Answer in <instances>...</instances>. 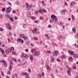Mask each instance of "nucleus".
I'll use <instances>...</instances> for the list:
<instances>
[{
	"label": "nucleus",
	"instance_id": "obj_40",
	"mask_svg": "<svg viewBox=\"0 0 78 78\" xmlns=\"http://www.w3.org/2000/svg\"><path fill=\"white\" fill-rule=\"evenodd\" d=\"M6 16L7 18H8L9 19V18H10V17H9V15H6Z\"/></svg>",
	"mask_w": 78,
	"mask_h": 78
},
{
	"label": "nucleus",
	"instance_id": "obj_41",
	"mask_svg": "<svg viewBox=\"0 0 78 78\" xmlns=\"http://www.w3.org/2000/svg\"><path fill=\"white\" fill-rule=\"evenodd\" d=\"M7 3H8V4H9V5H10V6H11L12 4H11V3H10V2H9L8 1L7 2Z\"/></svg>",
	"mask_w": 78,
	"mask_h": 78
},
{
	"label": "nucleus",
	"instance_id": "obj_34",
	"mask_svg": "<svg viewBox=\"0 0 78 78\" xmlns=\"http://www.w3.org/2000/svg\"><path fill=\"white\" fill-rule=\"evenodd\" d=\"M46 68L47 69V70H50V67H49L48 66H47Z\"/></svg>",
	"mask_w": 78,
	"mask_h": 78
},
{
	"label": "nucleus",
	"instance_id": "obj_42",
	"mask_svg": "<svg viewBox=\"0 0 78 78\" xmlns=\"http://www.w3.org/2000/svg\"><path fill=\"white\" fill-rule=\"evenodd\" d=\"M0 31H3V29L2 28H0Z\"/></svg>",
	"mask_w": 78,
	"mask_h": 78
},
{
	"label": "nucleus",
	"instance_id": "obj_63",
	"mask_svg": "<svg viewBox=\"0 0 78 78\" xmlns=\"http://www.w3.org/2000/svg\"><path fill=\"white\" fill-rule=\"evenodd\" d=\"M12 53L13 55H16V53L14 51Z\"/></svg>",
	"mask_w": 78,
	"mask_h": 78
},
{
	"label": "nucleus",
	"instance_id": "obj_52",
	"mask_svg": "<svg viewBox=\"0 0 78 78\" xmlns=\"http://www.w3.org/2000/svg\"><path fill=\"white\" fill-rule=\"evenodd\" d=\"M5 9L4 8H3L2 9V11H5Z\"/></svg>",
	"mask_w": 78,
	"mask_h": 78
},
{
	"label": "nucleus",
	"instance_id": "obj_51",
	"mask_svg": "<svg viewBox=\"0 0 78 78\" xmlns=\"http://www.w3.org/2000/svg\"><path fill=\"white\" fill-rule=\"evenodd\" d=\"M4 66L5 67H7V64L6 63H5L4 64Z\"/></svg>",
	"mask_w": 78,
	"mask_h": 78
},
{
	"label": "nucleus",
	"instance_id": "obj_19",
	"mask_svg": "<svg viewBox=\"0 0 78 78\" xmlns=\"http://www.w3.org/2000/svg\"><path fill=\"white\" fill-rule=\"evenodd\" d=\"M72 30L73 32L74 33H76V29H75V28H73L72 29Z\"/></svg>",
	"mask_w": 78,
	"mask_h": 78
},
{
	"label": "nucleus",
	"instance_id": "obj_61",
	"mask_svg": "<svg viewBox=\"0 0 78 78\" xmlns=\"http://www.w3.org/2000/svg\"><path fill=\"white\" fill-rule=\"evenodd\" d=\"M61 37L60 36H59L58 37V39H61Z\"/></svg>",
	"mask_w": 78,
	"mask_h": 78
},
{
	"label": "nucleus",
	"instance_id": "obj_54",
	"mask_svg": "<svg viewBox=\"0 0 78 78\" xmlns=\"http://www.w3.org/2000/svg\"><path fill=\"white\" fill-rule=\"evenodd\" d=\"M8 74H9V75H10L11 74V72L10 71H8Z\"/></svg>",
	"mask_w": 78,
	"mask_h": 78
},
{
	"label": "nucleus",
	"instance_id": "obj_24",
	"mask_svg": "<svg viewBox=\"0 0 78 78\" xmlns=\"http://www.w3.org/2000/svg\"><path fill=\"white\" fill-rule=\"evenodd\" d=\"M31 51L33 53H34V52H35V49H33Z\"/></svg>",
	"mask_w": 78,
	"mask_h": 78
},
{
	"label": "nucleus",
	"instance_id": "obj_28",
	"mask_svg": "<svg viewBox=\"0 0 78 78\" xmlns=\"http://www.w3.org/2000/svg\"><path fill=\"white\" fill-rule=\"evenodd\" d=\"M27 16L28 18H30L31 17V16H30V14H28L27 15Z\"/></svg>",
	"mask_w": 78,
	"mask_h": 78
},
{
	"label": "nucleus",
	"instance_id": "obj_47",
	"mask_svg": "<svg viewBox=\"0 0 78 78\" xmlns=\"http://www.w3.org/2000/svg\"><path fill=\"white\" fill-rule=\"evenodd\" d=\"M23 27L24 28H25L26 27V25H25V24H23Z\"/></svg>",
	"mask_w": 78,
	"mask_h": 78
},
{
	"label": "nucleus",
	"instance_id": "obj_25",
	"mask_svg": "<svg viewBox=\"0 0 78 78\" xmlns=\"http://www.w3.org/2000/svg\"><path fill=\"white\" fill-rule=\"evenodd\" d=\"M59 24L60 25H62L63 26V25H64V23L62 22H60V23Z\"/></svg>",
	"mask_w": 78,
	"mask_h": 78
},
{
	"label": "nucleus",
	"instance_id": "obj_12",
	"mask_svg": "<svg viewBox=\"0 0 78 78\" xmlns=\"http://www.w3.org/2000/svg\"><path fill=\"white\" fill-rule=\"evenodd\" d=\"M0 51H1L2 54L4 55L5 54V51L2 48H0Z\"/></svg>",
	"mask_w": 78,
	"mask_h": 78
},
{
	"label": "nucleus",
	"instance_id": "obj_31",
	"mask_svg": "<svg viewBox=\"0 0 78 78\" xmlns=\"http://www.w3.org/2000/svg\"><path fill=\"white\" fill-rule=\"evenodd\" d=\"M72 19H73V20H75V17H74V16H73V15H72Z\"/></svg>",
	"mask_w": 78,
	"mask_h": 78
},
{
	"label": "nucleus",
	"instance_id": "obj_62",
	"mask_svg": "<svg viewBox=\"0 0 78 78\" xmlns=\"http://www.w3.org/2000/svg\"><path fill=\"white\" fill-rule=\"evenodd\" d=\"M26 77L27 78H30L29 77V76H28V75H27L26 76Z\"/></svg>",
	"mask_w": 78,
	"mask_h": 78
},
{
	"label": "nucleus",
	"instance_id": "obj_64",
	"mask_svg": "<svg viewBox=\"0 0 78 78\" xmlns=\"http://www.w3.org/2000/svg\"><path fill=\"white\" fill-rule=\"evenodd\" d=\"M51 76L52 77H53V74H51Z\"/></svg>",
	"mask_w": 78,
	"mask_h": 78
},
{
	"label": "nucleus",
	"instance_id": "obj_1",
	"mask_svg": "<svg viewBox=\"0 0 78 78\" xmlns=\"http://www.w3.org/2000/svg\"><path fill=\"white\" fill-rule=\"evenodd\" d=\"M51 18L52 20H50V22H53V21L54 22H58V20L57 18L56 17V16L54 15H51Z\"/></svg>",
	"mask_w": 78,
	"mask_h": 78
},
{
	"label": "nucleus",
	"instance_id": "obj_58",
	"mask_svg": "<svg viewBox=\"0 0 78 78\" xmlns=\"http://www.w3.org/2000/svg\"><path fill=\"white\" fill-rule=\"evenodd\" d=\"M20 61H21L20 59H19L18 60V62H19V63H20Z\"/></svg>",
	"mask_w": 78,
	"mask_h": 78
},
{
	"label": "nucleus",
	"instance_id": "obj_39",
	"mask_svg": "<svg viewBox=\"0 0 78 78\" xmlns=\"http://www.w3.org/2000/svg\"><path fill=\"white\" fill-rule=\"evenodd\" d=\"M23 38H24V41H26V40H27V37H26L24 36Z\"/></svg>",
	"mask_w": 78,
	"mask_h": 78
},
{
	"label": "nucleus",
	"instance_id": "obj_20",
	"mask_svg": "<svg viewBox=\"0 0 78 78\" xmlns=\"http://www.w3.org/2000/svg\"><path fill=\"white\" fill-rule=\"evenodd\" d=\"M12 65H10V66L9 67V70H12Z\"/></svg>",
	"mask_w": 78,
	"mask_h": 78
},
{
	"label": "nucleus",
	"instance_id": "obj_21",
	"mask_svg": "<svg viewBox=\"0 0 78 78\" xmlns=\"http://www.w3.org/2000/svg\"><path fill=\"white\" fill-rule=\"evenodd\" d=\"M73 57H74V58H78V55L77 54H76L74 56H73Z\"/></svg>",
	"mask_w": 78,
	"mask_h": 78
},
{
	"label": "nucleus",
	"instance_id": "obj_48",
	"mask_svg": "<svg viewBox=\"0 0 78 78\" xmlns=\"http://www.w3.org/2000/svg\"><path fill=\"white\" fill-rule=\"evenodd\" d=\"M40 20H43V19H44V18L42 17H41L40 18Z\"/></svg>",
	"mask_w": 78,
	"mask_h": 78
},
{
	"label": "nucleus",
	"instance_id": "obj_26",
	"mask_svg": "<svg viewBox=\"0 0 78 78\" xmlns=\"http://www.w3.org/2000/svg\"><path fill=\"white\" fill-rule=\"evenodd\" d=\"M66 12V10H62L61 11V14H63V13L64 12Z\"/></svg>",
	"mask_w": 78,
	"mask_h": 78
},
{
	"label": "nucleus",
	"instance_id": "obj_44",
	"mask_svg": "<svg viewBox=\"0 0 78 78\" xmlns=\"http://www.w3.org/2000/svg\"><path fill=\"white\" fill-rule=\"evenodd\" d=\"M48 27L49 28H51V24H49L48 25Z\"/></svg>",
	"mask_w": 78,
	"mask_h": 78
},
{
	"label": "nucleus",
	"instance_id": "obj_45",
	"mask_svg": "<svg viewBox=\"0 0 78 78\" xmlns=\"http://www.w3.org/2000/svg\"><path fill=\"white\" fill-rule=\"evenodd\" d=\"M12 60H13L15 62H17L16 60L14 58H12Z\"/></svg>",
	"mask_w": 78,
	"mask_h": 78
},
{
	"label": "nucleus",
	"instance_id": "obj_29",
	"mask_svg": "<svg viewBox=\"0 0 78 78\" xmlns=\"http://www.w3.org/2000/svg\"><path fill=\"white\" fill-rule=\"evenodd\" d=\"M73 58H72V57H70L69 58V61H72V59H73Z\"/></svg>",
	"mask_w": 78,
	"mask_h": 78
},
{
	"label": "nucleus",
	"instance_id": "obj_6",
	"mask_svg": "<svg viewBox=\"0 0 78 78\" xmlns=\"http://www.w3.org/2000/svg\"><path fill=\"white\" fill-rule=\"evenodd\" d=\"M6 27L7 28H8V29H9V30H12V28L11 27H10V25L9 24H7L6 25Z\"/></svg>",
	"mask_w": 78,
	"mask_h": 78
},
{
	"label": "nucleus",
	"instance_id": "obj_14",
	"mask_svg": "<svg viewBox=\"0 0 78 78\" xmlns=\"http://www.w3.org/2000/svg\"><path fill=\"white\" fill-rule=\"evenodd\" d=\"M35 55L36 56H39V55H40V53L39 52V51H35Z\"/></svg>",
	"mask_w": 78,
	"mask_h": 78
},
{
	"label": "nucleus",
	"instance_id": "obj_57",
	"mask_svg": "<svg viewBox=\"0 0 78 78\" xmlns=\"http://www.w3.org/2000/svg\"><path fill=\"white\" fill-rule=\"evenodd\" d=\"M34 22L35 23H38V22H39V21H34Z\"/></svg>",
	"mask_w": 78,
	"mask_h": 78
},
{
	"label": "nucleus",
	"instance_id": "obj_32",
	"mask_svg": "<svg viewBox=\"0 0 78 78\" xmlns=\"http://www.w3.org/2000/svg\"><path fill=\"white\" fill-rule=\"evenodd\" d=\"M9 50H10V51H11V50L13 51V50H14V48L12 47L11 48V49H9Z\"/></svg>",
	"mask_w": 78,
	"mask_h": 78
},
{
	"label": "nucleus",
	"instance_id": "obj_27",
	"mask_svg": "<svg viewBox=\"0 0 78 78\" xmlns=\"http://www.w3.org/2000/svg\"><path fill=\"white\" fill-rule=\"evenodd\" d=\"M51 60H52V62H53V61H54V59H55L54 58H53V57H52V56H51Z\"/></svg>",
	"mask_w": 78,
	"mask_h": 78
},
{
	"label": "nucleus",
	"instance_id": "obj_36",
	"mask_svg": "<svg viewBox=\"0 0 78 78\" xmlns=\"http://www.w3.org/2000/svg\"><path fill=\"white\" fill-rule=\"evenodd\" d=\"M10 20L12 22H14V19L12 18H10Z\"/></svg>",
	"mask_w": 78,
	"mask_h": 78
},
{
	"label": "nucleus",
	"instance_id": "obj_37",
	"mask_svg": "<svg viewBox=\"0 0 78 78\" xmlns=\"http://www.w3.org/2000/svg\"><path fill=\"white\" fill-rule=\"evenodd\" d=\"M34 40H36V41H38V39H37V38H36V37H34Z\"/></svg>",
	"mask_w": 78,
	"mask_h": 78
},
{
	"label": "nucleus",
	"instance_id": "obj_50",
	"mask_svg": "<svg viewBox=\"0 0 78 78\" xmlns=\"http://www.w3.org/2000/svg\"><path fill=\"white\" fill-rule=\"evenodd\" d=\"M16 4H17V5H19V2H16Z\"/></svg>",
	"mask_w": 78,
	"mask_h": 78
},
{
	"label": "nucleus",
	"instance_id": "obj_22",
	"mask_svg": "<svg viewBox=\"0 0 78 78\" xmlns=\"http://www.w3.org/2000/svg\"><path fill=\"white\" fill-rule=\"evenodd\" d=\"M28 56H29V55H28V54H26L24 56V58H28Z\"/></svg>",
	"mask_w": 78,
	"mask_h": 78
},
{
	"label": "nucleus",
	"instance_id": "obj_18",
	"mask_svg": "<svg viewBox=\"0 0 78 78\" xmlns=\"http://www.w3.org/2000/svg\"><path fill=\"white\" fill-rule=\"evenodd\" d=\"M24 36H25V35L23 34H21L20 35V37H21V38H22V39L23 38Z\"/></svg>",
	"mask_w": 78,
	"mask_h": 78
},
{
	"label": "nucleus",
	"instance_id": "obj_15",
	"mask_svg": "<svg viewBox=\"0 0 78 78\" xmlns=\"http://www.w3.org/2000/svg\"><path fill=\"white\" fill-rule=\"evenodd\" d=\"M21 75H28V73H21Z\"/></svg>",
	"mask_w": 78,
	"mask_h": 78
},
{
	"label": "nucleus",
	"instance_id": "obj_17",
	"mask_svg": "<svg viewBox=\"0 0 78 78\" xmlns=\"http://www.w3.org/2000/svg\"><path fill=\"white\" fill-rule=\"evenodd\" d=\"M69 54H70L71 55H73V54H74V53H73V52L70 51H69Z\"/></svg>",
	"mask_w": 78,
	"mask_h": 78
},
{
	"label": "nucleus",
	"instance_id": "obj_38",
	"mask_svg": "<svg viewBox=\"0 0 78 78\" xmlns=\"http://www.w3.org/2000/svg\"><path fill=\"white\" fill-rule=\"evenodd\" d=\"M12 63H13V62H12V61H11L10 62V65H12Z\"/></svg>",
	"mask_w": 78,
	"mask_h": 78
},
{
	"label": "nucleus",
	"instance_id": "obj_55",
	"mask_svg": "<svg viewBox=\"0 0 78 78\" xmlns=\"http://www.w3.org/2000/svg\"><path fill=\"white\" fill-rule=\"evenodd\" d=\"M2 63H3V64H6V62L5 61H3Z\"/></svg>",
	"mask_w": 78,
	"mask_h": 78
},
{
	"label": "nucleus",
	"instance_id": "obj_5",
	"mask_svg": "<svg viewBox=\"0 0 78 78\" xmlns=\"http://www.w3.org/2000/svg\"><path fill=\"white\" fill-rule=\"evenodd\" d=\"M37 28H35L34 29V30L32 31L33 33H34V34H37Z\"/></svg>",
	"mask_w": 78,
	"mask_h": 78
},
{
	"label": "nucleus",
	"instance_id": "obj_53",
	"mask_svg": "<svg viewBox=\"0 0 78 78\" xmlns=\"http://www.w3.org/2000/svg\"><path fill=\"white\" fill-rule=\"evenodd\" d=\"M42 76H44V73H42Z\"/></svg>",
	"mask_w": 78,
	"mask_h": 78
},
{
	"label": "nucleus",
	"instance_id": "obj_33",
	"mask_svg": "<svg viewBox=\"0 0 78 78\" xmlns=\"http://www.w3.org/2000/svg\"><path fill=\"white\" fill-rule=\"evenodd\" d=\"M46 53H51V51H46Z\"/></svg>",
	"mask_w": 78,
	"mask_h": 78
},
{
	"label": "nucleus",
	"instance_id": "obj_23",
	"mask_svg": "<svg viewBox=\"0 0 78 78\" xmlns=\"http://www.w3.org/2000/svg\"><path fill=\"white\" fill-rule=\"evenodd\" d=\"M71 5L73 6V5H75V2H73L70 4Z\"/></svg>",
	"mask_w": 78,
	"mask_h": 78
},
{
	"label": "nucleus",
	"instance_id": "obj_3",
	"mask_svg": "<svg viewBox=\"0 0 78 78\" xmlns=\"http://www.w3.org/2000/svg\"><path fill=\"white\" fill-rule=\"evenodd\" d=\"M43 11L44 12H47V11H46V10L41 9V8L40 7V10L38 11V12H39V13H41V14H42V13H43Z\"/></svg>",
	"mask_w": 78,
	"mask_h": 78
},
{
	"label": "nucleus",
	"instance_id": "obj_56",
	"mask_svg": "<svg viewBox=\"0 0 78 78\" xmlns=\"http://www.w3.org/2000/svg\"><path fill=\"white\" fill-rule=\"evenodd\" d=\"M3 60H1L0 61V63H3Z\"/></svg>",
	"mask_w": 78,
	"mask_h": 78
},
{
	"label": "nucleus",
	"instance_id": "obj_60",
	"mask_svg": "<svg viewBox=\"0 0 78 78\" xmlns=\"http://www.w3.org/2000/svg\"><path fill=\"white\" fill-rule=\"evenodd\" d=\"M2 74L3 76H4V73H3V72H2Z\"/></svg>",
	"mask_w": 78,
	"mask_h": 78
},
{
	"label": "nucleus",
	"instance_id": "obj_49",
	"mask_svg": "<svg viewBox=\"0 0 78 78\" xmlns=\"http://www.w3.org/2000/svg\"><path fill=\"white\" fill-rule=\"evenodd\" d=\"M38 77L39 78H41V75H38Z\"/></svg>",
	"mask_w": 78,
	"mask_h": 78
},
{
	"label": "nucleus",
	"instance_id": "obj_2",
	"mask_svg": "<svg viewBox=\"0 0 78 78\" xmlns=\"http://www.w3.org/2000/svg\"><path fill=\"white\" fill-rule=\"evenodd\" d=\"M26 6H27V10H30L31 8V6H32V5H29L28 4L26 3Z\"/></svg>",
	"mask_w": 78,
	"mask_h": 78
},
{
	"label": "nucleus",
	"instance_id": "obj_4",
	"mask_svg": "<svg viewBox=\"0 0 78 78\" xmlns=\"http://www.w3.org/2000/svg\"><path fill=\"white\" fill-rule=\"evenodd\" d=\"M11 7H9L6 9V11L7 13L10 12H11Z\"/></svg>",
	"mask_w": 78,
	"mask_h": 78
},
{
	"label": "nucleus",
	"instance_id": "obj_30",
	"mask_svg": "<svg viewBox=\"0 0 78 78\" xmlns=\"http://www.w3.org/2000/svg\"><path fill=\"white\" fill-rule=\"evenodd\" d=\"M62 59H66V57L65 55H63L62 56Z\"/></svg>",
	"mask_w": 78,
	"mask_h": 78
},
{
	"label": "nucleus",
	"instance_id": "obj_11",
	"mask_svg": "<svg viewBox=\"0 0 78 78\" xmlns=\"http://www.w3.org/2000/svg\"><path fill=\"white\" fill-rule=\"evenodd\" d=\"M13 78H17L18 77L17 76V74L16 73L14 74L13 75Z\"/></svg>",
	"mask_w": 78,
	"mask_h": 78
},
{
	"label": "nucleus",
	"instance_id": "obj_13",
	"mask_svg": "<svg viewBox=\"0 0 78 78\" xmlns=\"http://www.w3.org/2000/svg\"><path fill=\"white\" fill-rule=\"evenodd\" d=\"M30 61H32V62H33V60L34 59V58H33V57L32 56V55H30Z\"/></svg>",
	"mask_w": 78,
	"mask_h": 78
},
{
	"label": "nucleus",
	"instance_id": "obj_46",
	"mask_svg": "<svg viewBox=\"0 0 78 78\" xmlns=\"http://www.w3.org/2000/svg\"><path fill=\"white\" fill-rule=\"evenodd\" d=\"M14 19H15V20H17V19H18V18L17 16H15Z\"/></svg>",
	"mask_w": 78,
	"mask_h": 78
},
{
	"label": "nucleus",
	"instance_id": "obj_35",
	"mask_svg": "<svg viewBox=\"0 0 78 78\" xmlns=\"http://www.w3.org/2000/svg\"><path fill=\"white\" fill-rule=\"evenodd\" d=\"M31 19H33V20L36 19V17H31Z\"/></svg>",
	"mask_w": 78,
	"mask_h": 78
},
{
	"label": "nucleus",
	"instance_id": "obj_7",
	"mask_svg": "<svg viewBox=\"0 0 78 78\" xmlns=\"http://www.w3.org/2000/svg\"><path fill=\"white\" fill-rule=\"evenodd\" d=\"M59 54V52L58 51H55L54 53H53V55L54 56H57L58 54Z\"/></svg>",
	"mask_w": 78,
	"mask_h": 78
},
{
	"label": "nucleus",
	"instance_id": "obj_43",
	"mask_svg": "<svg viewBox=\"0 0 78 78\" xmlns=\"http://www.w3.org/2000/svg\"><path fill=\"white\" fill-rule=\"evenodd\" d=\"M57 61L58 62H61V61L59 59H57Z\"/></svg>",
	"mask_w": 78,
	"mask_h": 78
},
{
	"label": "nucleus",
	"instance_id": "obj_8",
	"mask_svg": "<svg viewBox=\"0 0 78 78\" xmlns=\"http://www.w3.org/2000/svg\"><path fill=\"white\" fill-rule=\"evenodd\" d=\"M9 49H8V50H5V53L7 55L9 54V52H11V51H9Z\"/></svg>",
	"mask_w": 78,
	"mask_h": 78
},
{
	"label": "nucleus",
	"instance_id": "obj_9",
	"mask_svg": "<svg viewBox=\"0 0 78 78\" xmlns=\"http://www.w3.org/2000/svg\"><path fill=\"white\" fill-rule=\"evenodd\" d=\"M67 73L69 76H70V75H71V71H70V69H68L67 71Z\"/></svg>",
	"mask_w": 78,
	"mask_h": 78
},
{
	"label": "nucleus",
	"instance_id": "obj_59",
	"mask_svg": "<svg viewBox=\"0 0 78 78\" xmlns=\"http://www.w3.org/2000/svg\"><path fill=\"white\" fill-rule=\"evenodd\" d=\"M28 70H29V73H31V70L30 69H29Z\"/></svg>",
	"mask_w": 78,
	"mask_h": 78
},
{
	"label": "nucleus",
	"instance_id": "obj_10",
	"mask_svg": "<svg viewBox=\"0 0 78 78\" xmlns=\"http://www.w3.org/2000/svg\"><path fill=\"white\" fill-rule=\"evenodd\" d=\"M17 41L18 42H21V43H23V41L22 39H17Z\"/></svg>",
	"mask_w": 78,
	"mask_h": 78
},
{
	"label": "nucleus",
	"instance_id": "obj_16",
	"mask_svg": "<svg viewBox=\"0 0 78 78\" xmlns=\"http://www.w3.org/2000/svg\"><path fill=\"white\" fill-rule=\"evenodd\" d=\"M24 56H25V54H24V53L23 52H22L21 56V57L22 58H25Z\"/></svg>",
	"mask_w": 78,
	"mask_h": 78
}]
</instances>
